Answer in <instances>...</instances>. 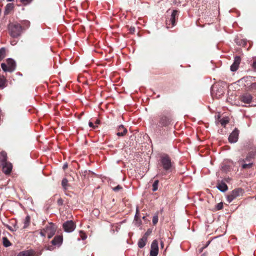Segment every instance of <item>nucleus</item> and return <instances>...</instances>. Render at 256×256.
I'll return each instance as SVG.
<instances>
[{
	"instance_id": "nucleus-1",
	"label": "nucleus",
	"mask_w": 256,
	"mask_h": 256,
	"mask_svg": "<svg viewBox=\"0 0 256 256\" xmlns=\"http://www.w3.org/2000/svg\"><path fill=\"white\" fill-rule=\"evenodd\" d=\"M160 163L164 170L166 172H172L174 168V163L167 154H163L160 156Z\"/></svg>"
},
{
	"instance_id": "nucleus-2",
	"label": "nucleus",
	"mask_w": 256,
	"mask_h": 256,
	"mask_svg": "<svg viewBox=\"0 0 256 256\" xmlns=\"http://www.w3.org/2000/svg\"><path fill=\"white\" fill-rule=\"evenodd\" d=\"M8 29L10 35L13 38L19 36L22 32V26L18 24L10 23L8 24Z\"/></svg>"
},
{
	"instance_id": "nucleus-3",
	"label": "nucleus",
	"mask_w": 256,
	"mask_h": 256,
	"mask_svg": "<svg viewBox=\"0 0 256 256\" xmlns=\"http://www.w3.org/2000/svg\"><path fill=\"white\" fill-rule=\"evenodd\" d=\"M44 230L48 235V238L50 239L52 238L55 234L56 228L54 224L50 223L48 226H46L44 228Z\"/></svg>"
},
{
	"instance_id": "nucleus-4",
	"label": "nucleus",
	"mask_w": 256,
	"mask_h": 256,
	"mask_svg": "<svg viewBox=\"0 0 256 256\" xmlns=\"http://www.w3.org/2000/svg\"><path fill=\"white\" fill-rule=\"evenodd\" d=\"M63 228L65 232H70L76 228V224L72 220H68L64 223Z\"/></svg>"
},
{
	"instance_id": "nucleus-5",
	"label": "nucleus",
	"mask_w": 256,
	"mask_h": 256,
	"mask_svg": "<svg viewBox=\"0 0 256 256\" xmlns=\"http://www.w3.org/2000/svg\"><path fill=\"white\" fill-rule=\"evenodd\" d=\"M158 252V242L156 240H154L151 244L150 256H157Z\"/></svg>"
},
{
	"instance_id": "nucleus-6",
	"label": "nucleus",
	"mask_w": 256,
	"mask_h": 256,
	"mask_svg": "<svg viewBox=\"0 0 256 256\" xmlns=\"http://www.w3.org/2000/svg\"><path fill=\"white\" fill-rule=\"evenodd\" d=\"M239 131L237 128H235L230 134L228 137V140L230 143L236 142L238 138Z\"/></svg>"
},
{
	"instance_id": "nucleus-7",
	"label": "nucleus",
	"mask_w": 256,
	"mask_h": 256,
	"mask_svg": "<svg viewBox=\"0 0 256 256\" xmlns=\"http://www.w3.org/2000/svg\"><path fill=\"white\" fill-rule=\"evenodd\" d=\"M178 11L176 10H174L171 14L170 19L166 20V25L168 26L172 24V26H174L175 24L176 18L178 16Z\"/></svg>"
},
{
	"instance_id": "nucleus-8",
	"label": "nucleus",
	"mask_w": 256,
	"mask_h": 256,
	"mask_svg": "<svg viewBox=\"0 0 256 256\" xmlns=\"http://www.w3.org/2000/svg\"><path fill=\"white\" fill-rule=\"evenodd\" d=\"M241 59L240 56H236L234 58V62L230 66V70L232 72L236 71L239 66Z\"/></svg>"
},
{
	"instance_id": "nucleus-9",
	"label": "nucleus",
	"mask_w": 256,
	"mask_h": 256,
	"mask_svg": "<svg viewBox=\"0 0 256 256\" xmlns=\"http://www.w3.org/2000/svg\"><path fill=\"white\" fill-rule=\"evenodd\" d=\"M170 122V120L168 117L162 116L160 118L158 126L160 127L166 126Z\"/></svg>"
},
{
	"instance_id": "nucleus-10",
	"label": "nucleus",
	"mask_w": 256,
	"mask_h": 256,
	"mask_svg": "<svg viewBox=\"0 0 256 256\" xmlns=\"http://www.w3.org/2000/svg\"><path fill=\"white\" fill-rule=\"evenodd\" d=\"M240 100L244 103L250 104L252 100V96L249 94H244L241 96Z\"/></svg>"
},
{
	"instance_id": "nucleus-11",
	"label": "nucleus",
	"mask_w": 256,
	"mask_h": 256,
	"mask_svg": "<svg viewBox=\"0 0 256 256\" xmlns=\"http://www.w3.org/2000/svg\"><path fill=\"white\" fill-rule=\"evenodd\" d=\"M118 132L116 135L119 136H124L127 132V130L122 125H120L118 128Z\"/></svg>"
},
{
	"instance_id": "nucleus-12",
	"label": "nucleus",
	"mask_w": 256,
	"mask_h": 256,
	"mask_svg": "<svg viewBox=\"0 0 256 256\" xmlns=\"http://www.w3.org/2000/svg\"><path fill=\"white\" fill-rule=\"evenodd\" d=\"M18 256H34V252L32 250L20 252Z\"/></svg>"
},
{
	"instance_id": "nucleus-13",
	"label": "nucleus",
	"mask_w": 256,
	"mask_h": 256,
	"mask_svg": "<svg viewBox=\"0 0 256 256\" xmlns=\"http://www.w3.org/2000/svg\"><path fill=\"white\" fill-rule=\"evenodd\" d=\"M62 242V236H56L52 241L53 245H60Z\"/></svg>"
},
{
	"instance_id": "nucleus-14",
	"label": "nucleus",
	"mask_w": 256,
	"mask_h": 256,
	"mask_svg": "<svg viewBox=\"0 0 256 256\" xmlns=\"http://www.w3.org/2000/svg\"><path fill=\"white\" fill-rule=\"evenodd\" d=\"M1 166H2V170L4 174H10L12 170V166L10 164H8L6 162V164Z\"/></svg>"
},
{
	"instance_id": "nucleus-15",
	"label": "nucleus",
	"mask_w": 256,
	"mask_h": 256,
	"mask_svg": "<svg viewBox=\"0 0 256 256\" xmlns=\"http://www.w3.org/2000/svg\"><path fill=\"white\" fill-rule=\"evenodd\" d=\"M147 241L146 236H144L142 238H141L138 242V246L140 248H144L146 244V242Z\"/></svg>"
},
{
	"instance_id": "nucleus-16",
	"label": "nucleus",
	"mask_w": 256,
	"mask_h": 256,
	"mask_svg": "<svg viewBox=\"0 0 256 256\" xmlns=\"http://www.w3.org/2000/svg\"><path fill=\"white\" fill-rule=\"evenodd\" d=\"M216 188L218 190L222 192H224L228 190L227 185L224 182H222L219 183L216 186Z\"/></svg>"
},
{
	"instance_id": "nucleus-17",
	"label": "nucleus",
	"mask_w": 256,
	"mask_h": 256,
	"mask_svg": "<svg viewBox=\"0 0 256 256\" xmlns=\"http://www.w3.org/2000/svg\"><path fill=\"white\" fill-rule=\"evenodd\" d=\"M14 8V6L13 4L9 3L8 4L4 10V14L6 15L8 14Z\"/></svg>"
},
{
	"instance_id": "nucleus-18",
	"label": "nucleus",
	"mask_w": 256,
	"mask_h": 256,
	"mask_svg": "<svg viewBox=\"0 0 256 256\" xmlns=\"http://www.w3.org/2000/svg\"><path fill=\"white\" fill-rule=\"evenodd\" d=\"M6 62H7L8 66V68H12V72L14 70V68H15V66H16L15 62L12 59H11V58H8Z\"/></svg>"
},
{
	"instance_id": "nucleus-19",
	"label": "nucleus",
	"mask_w": 256,
	"mask_h": 256,
	"mask_svg": "<svg viewBox=\"0 0 256 256\" xmlns=\"http://www.w3.org/2000/svg\"><path fill=\"white\" fill-rule=\"evenodd\" d=\"M232 192L236 197H238L242 194V190L241 188H237L233 190Z\"/></svg>"
},
{
	"instance_id": "nucleus-20",
	"label": "nucleus",
	"mask_w": 256,
	"mask_h": 256,
	"mask_svg": "<svg viewBox=\"0 0 256 256\" xmlns=\"http://www.w3.org/2000/svg\"><path fill=\"white\" fill-rule=\"evenodd\" d=\"M2 242L3 244L5 247H8L11 245L10 242L8 239L6 237L2 238Z\"/></svg>"
},
{
	"instance_id": "nucleus-21",
	"label": "nucleus",
	"mask_w": 256,
	"mask_h": 256,
	"mask_svg": "<svg viewBox=\"0 0 256 256\" xmlns=\"http://www.w3.org/2000/svg\"><path fill=\"white\" fill-rule=\"evenodd\" d=\"M6 56V49L4 48H0V61H1Z\"/></svg>"
},
{
	"instance_id": "nucleus-22",
	"label": "nucleus",
	"mask_w": 256,
	"mask_h": 256,
	"mask_svg": "<svg viewBox=\"0 0 256 256\" xmlns=\"http://www.w3.org/2000/svg\"><path fill=\"white\" fill-rule=\"evenodd\" d=\"M2 68L4 72H12V68H9L8 66H6V64L4 63H2L1 64Z\"/></svg>"
},
{
	"instance_id": "nucleus-23",
	"label": "nucleus",
	"mask_w": 256,
	"mask_h": 256,
	"mask_svg": "<svg viewBox=\"0 0 256 256\" xmlns=\"http://www.w3.org/2000/svg\"><path fill=\"white\" fill-rule=\"evenodd\" d=\"M6 80L4 76H0V88H3L5 86Z\"/></svg>"
},
{
	"instance_id": "nucleus-24",
	"label": "nucleus",
	"mask_w": 256,
	"mask_h": 256,
	"mask_svg": "<svg viewBox=\"0 0 256 256\" xmlns=\"http://www.w3.org/2000/svg\"><path fill=\"white\" fill-rule=\"evenodd\" d=\"M62 185L63 188L66 190L68 188V180L66 178H64L62 182Z\"/></svg>"
},
{
	"instance_id": "nucleus-25",
	"label": "nucleus",
	"mask_w": 256,
	"mask_h": 256,
	"mask_svg": "<svg viewBox=\"0 0 256 256\" xmlns=\"http://www.w3.org/2000/svg\"><path fill=\"white\" fill-rule=\"evenodd\" d=\"M30 222V218L29 216H26L25 218L24 222V228H26L29 224Z\"/></svg>"
},
{
	"instance_id": "nucleus-26",
	"label": "nucleus",
	"mask_w": 256,
	"mask_h": 256,
	"mask_svg": "<svg viewBox=\"0 0 256 256\" xmlns=\"http://www.w3.org/2000/svg\"><path fill=\"white\" fill-rule=\"evenodd\" d=\"M22 24L23 25L24 29L28 28L30 26V22L28 20H24Z\"/></svg>"
},
{
	"instance_id": "nucleus-27",
	"label": "nucleus",
	"mask_w": 256,
	"mask_h": 256,
	"mask_svg": "<svg viewBox=\"0 0 256 256\" xmlns=\"http://www.w3.org/2000/svg\"><path fill=\"white\" fill-rule=\"evenodd\" d=\"M158 182H159L158 180H155L154 182L152 184V190L154 192H155L158 190Z\"/></svg>"
},
{
	"instance_id": "nucleus-28",
	"label": "nucleus",
	"mask_w": 256,
	"mask_h": 256,
	"mask_svg": "<svg viewBox=\"0 0 256 256\" xmlns=\"http://www.w3.org/2000/svg\"><path fill=\"white\" fill-rule=\"evenodd\" d=\"M122 189V187L120 185H118L116 187L112 188V190L116 192H118Z\"/></svg>"
},
{
	"instance_id": "nucleus-29",
	"label": "nucleus",
	"mask_w": 256,
	"mask_h": 256,
	"mask_svg": "<svg viewBox=\"0 0 256 256\" xmlns=\"http://www.w3.org/2000/svg\"><path fill=\"white\" fill-rule=\"evenodd\" d=\"M252 166V163H250V164H242V168H244V169H246V168H250Z\"/></svg>"
},
{
	"instance_id": "nucleus-30",
	"label": "nucleus",
	"mask_w": 256,
	"mask_h": 256,
	"mask_svg": "<svg viewBox=\"0 0 256 256\" xmlns=\"http://www.w3.org/2000/svg\"><path fill=\"white\" fill-rule=\"evenodd\" d=\"M158 215H155L152 218V224L155 225L158 222Z\"/></svg>"
},
{
	"instance_id": "nucleus-31",
	"label": "nucleus",
	"mask_w": 256,
	"mask_h": 256,
	"mask_svg": "<svg viewBox=\"0 0 256 256\" xmlns=\"http://www.w3.org/2000/svg\"><path fill=\"white\" fill-rule=\"evenodd\" d=\"M220 124L222 126H224L226 124H227L228 122V120L226 119H222L220 121Z\"/></svg>"
},
{
	"instance_id": "nucleus-32",
	"label": "nucleus",
	"mask_w": 256,
	"mask_h": 256,
	"mask_svg": "<svg viewBox=\"0 0 256 256\" xmlns=\"http://www.w3.org/2000/svg\"><path fill=\"white\" fill-rule=\"evenodd\" d=\"M223 208V203L222 202H220L216 206V208L217 210H220L222 209Z\"/></svg>"
},
{
	"instance_id": "nucleus-33",
	"label": "nucleus",
	"mask_w": 256,
	"mask_h": 256,
	"mask_svg": "<svg viewBox=\"0 0 256 256\" xmlns=\"http://www.w3.org/2000/svg\"><path fill=\"white\" fill-rule=\"evenodd\" d=\"M20 2L24 5L30 4L32 0H20Z\"/></svg>"
},
{
	"instance_id": "nucleus-34",
	"label": "nucleus",
	"mask_w": 256,
	"mask_h": 256,
	"mask_svg": "<svg viewBox=\"0 0 256 256\" xmlns=\"http://www.w3.org/2000/svg\"><path fill=\"white\" fill-rule=\"evenodd\" d=\"M226 198H227V200L229 203L230 202L233 200H234V198H233V197L232 196V195L230 194L228 195L227 196Z\"/></svg>"
},
{
	"instance_id": "nucleus-35",
	"label": "nucleus",
	"mask_w": 256,
	"mask_h": 256,
	"mask_svg": "<svg viewBox=\"0 0 256 256\" xmlns=\"http://www.w3.org/2000/svg\"><path fill=\"white\" fill-rule=\"evenodd\" d=\"M58 204V206H62L64 203V200L62 198H60L57 201Z\"/></svg>"
},
{
	"instance_id": "nucleus-36",
	"label": "nucleus",
	"mask_w": 256,
	"mask_h": 256,
	"mask_svg": "<svg viewBox=\"0 0 256 256\" xmlns=\"http://www.w3.org/2000/svg\"><path fill=\"white\" fill-rule=\"evenodd\" d=\"M251 66L254 71H256V60L254 61L252 64H251Z\"/></svg>"
},
{
	"instance_id": "nucleus-37",
	"label": "nucleus",
	"mask_w": 256,
	"mask_h": 256,
	"mask_svg": "<svg viewBox=\"0 0 256 256\" xmlns=\"http://www.w3.org/2000/svg\"><path fill=\"white\" fill-rule=\"evenodd\" d=\"M80 233L82 234V236H81V237H82V240H85L86 238V235L84 233L80 231Z\"/></svg>"
},
{
	"instance_id": "nucleus-38",
	"label": "nucleus",
	"mask_w": 256,
	"mask_h": 256,
	"mask_svg": "<svg viewBox=\"0 0 256 256\" xmlns=\"http://www.w3.org/2000/svg\"><path fill=\"white\" fill-rule=\"evenodd\" d=\"M40 234L42 236H46V234L45 232L43 230H42L40 232Z\"/></svg>"
},
{
	"instance_id": "nucleus-39",
	"label": "nucleus",
	"mask_w": 256,
	"mask_h": 256,
	"mask_svg": "<svg viewBox=\"0 0 256 256\" xmlns=\"http://www.w3.org/2000/svg\"><path fill=\"white\" fill-rule=\"evenodd\" d=\"M251 88L256 90V82H254L251 84Z\"/></svg>"
},
{
	"instance_id": "nucleus-40",
	"label": "nucleus",
	"mask_w": 256,
	"mask_h": 256,
	"mask_svg": "<svg viewBox=\"0 0 256 256\" xmlns=\"http://www.w3.org/2000/svg\"><path fill=\"white\" fill-rule=\"evenodd\" d=\"M88 126L91 127V128H95L96 127V126H94L93 124V123L91 122H88Z\"/></svg>"
},
{
	"instance_id": "nucleus-41",
	"label": "nucleus",
	"mask_w": 256,
	"mask_h": 256,
	"mask_svg": "<svg viewBox=\"0 0 256 256\" xmlns=\"http://www.w3.org/2000/svg\"><path fill=\"white\" fill-rule=\"evenodd\" d=\"M135 31V28L134 27H130V32H131V33H134Z\"/></svg>"
},
{
	"instance_id": "nucleus-42",
	"label": "nucleus",
	"mask_w": 256,
	"mask_h": 256,
	"mask_svg": "<svg viewBox=\"0 0 256 256\" xmlns=\"http://www.w3.org/2000/svg\"><path fill=\"white\" fill-rule=\"evenodd\" d=\"M150 231H148V230L144 234V236H146V238L148 237V236L150 234Z\"/></svg>"
},
{
	"instance_id": "nucleus-43",
	"label": "nucleus",
	"mask_w": 256,
	"mask_h": 256,
	"mask_svg": "<svg viewBox=\"0 0 256 256\" xmlns=\"http://www.w3.org/2000/svg\"><path fill=\"white\" fill-rule=\"evenodd\" d=\"M68 164H64V166H63V167H62L63 169H64V170L66 169V168H68Z\"/></svg>"
},
{
	"instance_id": "nucleus-44",
	"label": "nucleus",
	"mask_w": 256,
	"mask_h": 256,
	"mask_svg": "<svg viewBox=\"0 0 256 256\" xmlns=\"http://www.w3.org/2000/svg\"><path fill=\"white\" fill-rule=\"evenodd\" d=\"M160 246L162 248H163L164 246V243L162 241L160 242Z\"/></svg>"
},
{
	"instance_id": "nucleus-45",
	"label": "nucleus",
	"mask_w": 256,
	"mask_h": 256,
	"mask_svg": "<svg viewBox=\"0 0 256 256\" xmlns=\"http://www.w3.org/2000/svg\"><path fill=\"white\" fill-rule=\"evenodd\" d=\"M100 120H97L96 121V122H95V124H100Z\"/></svg>"
},
{
	"instance_id": "nucleus-46",
	"label": "nucleus",
	"mask_w": 256,
	"mask_h": 256,
	"mask_svg": "<svg viewBox=\"0 0 256 256\" xmlns=\"http://www.w3.org/2000/svg\"><path fill=\"white\" fill-rule=\"evenodd\" d=\"M138 210H137L136 212V216H135V218H137V217L138 216Z\"/></svg>"
},
{
	"instance_id": "nucleus-47",
	"label": "nucleus",
	"mask_w": 256,
	"mask_h": 256,
	"mask_svg": "<svg viewBox=\"0 0 256 256\" xmlns=\"http://www.w3.org/2000/svg\"><path fill=\"white\" fill-rule=\"evenodd\" d=\"M233 197V198L234 199L236 198V197L235 196V195L234 194H233L232 192L230 194Z\"/></svg>"
},
{
	"instance_id": "nucleus-48",
	"label": "nucleus",
	"mask_w": 256,
	"mask_h": 256,
	"mask_svg": "<svg viewBox=\"0 0 256 256\" xmlns=\"http://www.w3.org/2000/svg\"><path fill=\"white\" fill-rule=\"evenodd\" d=\"M206 246H205V248H206ZM204 248H204H202L200 249V252H202V250H203Z\"/></svg>"
},
{
	"instance_id": "nucleus-49",
	"label": "nucleus",
	"mask_w": 256,
	"mask_h": 256,
	"mask_svg": "<svg viewBox=\"0 0 256 256\" xmlns=\"http://www.w3.org/2000/svg\"><path fill=\"white\" fill-rule=\"evenodd\" d=\"M201 256H206V254H202Z\"/></svg>"
},
{
	"instance_id": "nucleus-50",
	"label": "nucleus",
	"mask_w": 256,
	"mask_h": 256,
	"mask_svg": "<svg viewBox=\"0 0 256 256\" xmlns=\"http://www.w3.org/2000/svg\"><path fill=\"white\" fill-rule=\"evenodd\" d=\"M160 96V95H158V96H157V98H159Z\"/></svg>"
}]
</instances>
